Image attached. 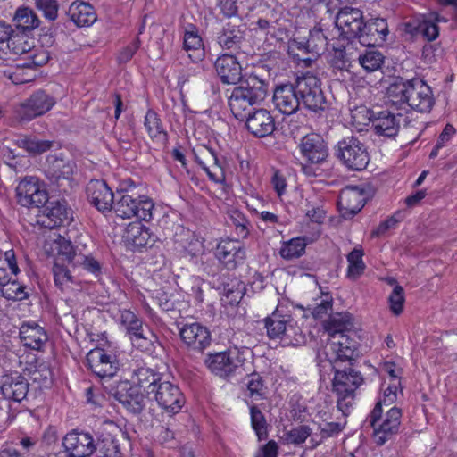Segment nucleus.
<instances>
[{
  "label": "nucleus",
  "instance_id": "f257e3e1",
  "mask_svg": "<svg viewBox=\"0 0 457 457\" xmlns=\"http://www.w3.org/2000/svg\"><path fill=\"white\" fill-rule=\"evenodd\" d=\"M17 203L26 208H42L37 222L50 230L57 227V200L49 197L45 185L37 177H25L16 187Z\"/></svg>",
  "mask_w": 457,
  "mask_h": 457
},
{
  "label": "nucleus",
  "instance_id": "f03ea898",
  "mask_svg": "<svg viewBox=\"0 0 457 457\" xmlns=\"http://www.w3.org/2000/svg\"><path fill=\"white\" fill-rule=\"evenodd\" d=\"M388 100L393 105L402 108L409 106L418 112H429L435 104L431 87L421 79L404 80L397 78L386 90Z\"/></svg>",
  "mask_w": 457,
  "mask_h": 457
},
{
  "label": "nucleus",
  "instance_id": "7ed1b4c3",
  "mask_svg": "<svg viewBox=\"0 0 457 457\" xmlns=\"http://www.w3.org/2000/svg\"><path fill=\"white\" fill-rule=\"evenodd\" d=\"M268 87L267 82L255 75L249 76L235 87L228 96V106L234 117L244 120L246 114L256 109L253 106L265 99Z\"/></svg>",
  "mask_w": 457,
  "mask_h": 457
},
{
  "label": "nucleus",
  "instance_id": "20e7f679",
  "mask_svg": "<svg viewBox=\"0 0 457 457\" xmlns=\"http://www.w3.org/2000/svg\"><path fill=\"white\" fill-rule=\"evenodd\" d=\"M133 187L117 190L112 209L118 217L130 219L137 217L140 220L150 221L153 219L154 204L145 195H137Z\"/></svg>",
  "mask_w": 457,
  "mask_h": 457
},
{
  "label": "nucleus",
  "instance_id": "39448f33",
  "mask_svg": "<svg viewBox=\"0 0 457 457\" xmlns=\"http://www.w3.org/2000/svg\"><path fill=\"white\" fill-rule=\"evenodd\" d=\"M249 353V348L230 347L223 352L208 353L204 359V365L215 376L228 379L241 373L246 355Z\"/></svg>",
  "mask_w": 457,
  "mask_h": 457
},
{
  "label": "nucleus",
  "instance_id": "423d86ee",
  "mask_svg": "<svg viewBox=\"0 0 457 457\" xmlns=\"http://www.w3.org/2000/svg\"><path fill=\"white\" fill-rule=\"evenodd\" d=\"M74 212L65 198L59 200V259L72 263L77 255L74 242L79 236Z\"/></svg>",
  "mask_w": 457,
  "mask_h": 457
},
{
  "label": "nucleus",
  "instance_id": "0eeeda50",
  "mask_svg": "<svg viewBox=\"0 0 457 457\" xmlns=\"http://www.w3.org/2000/svg\"><path fill=\"white\" fill-rule=\"evenodd\" d=\"M337 365H331L335 370L333 391L337 395V408L344 415H347L353 403L355 390L362 383L363 378L361 373L352 367L340 370Z\"/></svg>",
  "mask_w": 457,
  "mask_h": 457
},
{
  "label": "nucleus",
  "instance_id": "6e6552de",
  "mask_svg": "<svg viewBox=\"0 0 457 457\" xmlns=\"http://www.w3.org/2000/svg\"><path fill=\"white\" fill-rule=\"evenodd\" d=\"M335 155L348 170H363L370 162L368 148L359 137L346 136L335 146Z\"/></svg>",
  "mask_w": 457,
  "mask_h": 457
},
{
  "label": "nucleus",
  "instance_id": "1a4fd4ad",
  "mask_svg": "<svg viewBox=\"0 0 457 457\" xmlns=\"http://www.w3.org/2000/svg\"><path fill=\"white\" fill-rule=\"evenodd\" d=\"M357 332L352 328L327 343L324 348L318 353L320 361H328L330 365L353 360L359 347Z\"/></svg>",
  "mask_w": 457,
  "mask_h": 457
},
{
  "label": "nucleus",
  "instance_id": "9d476101",
  "mask_svg": "<svg viewBox=\"0 0 457 457\" xmlns=\"http://www.w3.org/2000/svg\"><path fill=\"white\" fill-rule=\"evenodd\" d=\"M382 412V403L381 402H378L366 420L373 428V438L375 443L380 446L385 445L399 432L402 417L401 409L392 407L386 412V417L382 421H380Z\"/></svg>",
  "mask_w": 457,
  "mask_h": 457
},
{
  "label": "nucleus",
  "instance_id": "9b49d317",
  "mask_svg": "<svg viewBox=\"0 0 457 457\" xmlns=\"http://www.w3.org/2000/svg\"><path fill=\"white\" fill-rule=\"evenodd\" d=\"M264 323L270 339H281L291 345H298L303 342L302 330L290 314H283L277 309L264 320Z\"/></svg>",
  "mask_w": 457,
  "mask_h": 457
},
{
  "label": "nucleus",
  "instance_id": "f8f14e48",
  "mask_svg": "<svg viewBox=\"0 0 457 457\" xmlns=\"http://www.w3.org/2000/svg\"><path fill=\"white\" fill-rule=\"evenodd\" d=\"M296 89H298L300 103L305 109L313 112L326 109L327 100L321 89V81L316 75L308 71L297 77Z\"/></svg>",
  "mask_w": 457,
  "mask_h": 457
},
{
  "label": "nucleus",
  "instance_id": "ddd939ff",
  "mask_svg": "<svg viewBox=\"0 0 457 457\" xmlns=\"http://www.w3.org/2000/svg\"><path fill=\"white\" fill-rule=\"evenodd\" d=\"M55 104L54 97L43 90H38L25 99L15 108L16 119L21 122H29L44 115Z\"/></svg>",
  "mask_w": 457,
  "mask_h": 457
},
{
  "label": "nucleus",
  "instance_id": "4468645a",
  "mask_svg": "<svg viewBox=\"0 0 457 457\" xmlns=\"http://www.w3.org/2000/svg\"><path fill=\"white\" fill-rule=\"evenodd\" d=\"M152 394L154 395L159 407L170 415L179 413L186 402L179 387L167 380H162L157 386H154Z\"/></svg>",
  "mask_w": 457,
  "mask_h": 457
},
{
  "label": "nucleus",
  "instance_id": "2eb2a0df",
  "mask_svg": "<svg viewBox=\"0 0 457 457\" xmlns=\"http://www.w3.org/2000/svg\"><path fill=\"white\" fill-rule=\"evenodd\" d=\"M370 196L367 189L361 186H349L340 191L337 205L341 216L349 220L364 206Z\"/></svg>",
  "mask_w": 457,
  "mask_h": 457
},
{
  "label": "nucleus",
  "instance_id": "dca6fc26",
  "mask_svg": "<svg viewBox=\"0 0 457 457\" xmlns=\"http://www.w3.org/2000/svg\"><path fill=\"white\" fill-rule=\"evenodd\" d=\"M87 367L100 378H112L119 370V362L114 354L96 347L86 357Z\"/></svg>",
  "mask_w": 457,
  "mask_h": 457
},
{
  "label": "nucleus",
  "instance_id": "f3484780",
  "mask_svg": "<svg viewBox=\"0 0 457 457\" xmlns=\"http://www.w3.org/2000/svg\"><path fill=\"white\" fill-rule=\"evenodd\" d=\"M215 256L228 270H234L244 264L246 254L239 240L221 239L216 246Z\"/></svg>",
  "mask_w": 457,
  "mask_h": 457
},
{
  "label": "nucleus",
  "instance_id": "a211bd4d",
  "mask_svg": "<svg viewBox=\"0 0 457 457\" xmlns=\"http://www.w3.org/2000/svg\"><path fill=\"white\" fill-rule=\"evenodd\" d=\"M179 337L187 349L198 353H203L212 342L208 328L198 322L184 324L179 328Z\"/></svg>",
  "mask_w": 457,
  "mask_h": 457
},
{
  "label": "nucleus",
  "instance_id": "6ab92c4d",
  "mask_svg": "<svg viewBox=\"0 0 457 457\" xmlns=\"http://www.w3.org/2000/svg\"><path fill=\"white\" fill-rule=\"evenodd\" d=\"M111 394L133 414H140L145 407V396L128 381L119 382L116 387L111 390Z\"/></svg>",
  "mask_w": 457,
  "mask_h": 457
},
{
  "label": "nucleus",
  "instance_id": "aec40b11",
  "mask_svg": "<svg viewBox=\"0 0 457 457\" xmlns=\"http://www.w3.org/2000/svg\"><path fill=\"white\" fill-rule=\"evenodd\" d=\"M273 104L282 114L291 115L300 108V97L296 89V79L294 83H286L277 86L273 91Z\"/></svg>",
  "mask_w": 457,
  "mask_h": 457
},
{
  "label": "nucleus",
  "instance_id": "412c9836",
  "mask_svg": "<svg viewBox=\"0 0 457 457\" xmlns=\"http://www.w3.org/2000/svg\"><path fill=\"white\" fill-rule=\"evenodd\" d=\"M68 457H89L96 452L95 440L89 433L72 430L62 438Z\"/></svg>",
  "mask_w": 457,
  "mask_h": 457
},
{
  "label": "nucleus",
  "instance_id": "4be33fe9",
  "mask_svg": "<svg viewBox=\"0 0 457 457\" xmlns=\"http://www.w3.org/2000/svg\"><path fill=\"white\" fill-rule=\"evenodd\" d=\"M87 197L91 205L102 213L111 212L115 193L112 191L105 181L101 179L90 180L86 188Z\"/></svg>",
  "mask_w": 457,
  "mask_h": 457
},
{
  "label": "nucleus",
  "instance_id": "5701e85b",
  "mask_svg": "<svg viewBox=\"0 0 457 457\" xmlns=\"http://www.w3.org/2000/svg\"><path fill=\"white\" fill-rule=\"evenodd\" d=\"M361 28L358 42L368 47L382 46L389 33L387 21L383 18H370Z\"/></svg>",
  "mask_w": 457,
  "mask_h": 457
},
{
  "label": "nucleus",
  "instance_id": "b1692460",
  "mask_svg": "<svg viewBox=\"0 0 457 457\" xmlns=\"http://www.w3.org/2000/svg\"><path fill=\"white\" fill-rule=\"evenodd\" d=\"M246 129L256 137H265L275 130V120L269 111L255 109L244 119Z\"/></svg>",
  "mask_w": 457,
  "mask_h": 457
},
{
  "label": "nucleus",
  "instance_id": "393cba45",
  "mask_svg": "<svg viewBox=\"0 0 457 457\" xmlns=\"http://www.w3.org/2000/svg\"><path fill=\"white\" fill-rule=\"evenodd\" d=\"M299 148L303 157L310 163H322L328 156L327 144L319 134L305 135L301 139Z\"/></svg>",
  "mask_w": 457,
  "mask_h": 457
},
{
  "label": "nucleus",
  "instance_id": "a878e982",
  "mask_svg": "<svg viewBox=\"0 0 457 457\" xmlns=\"http://www.w3.org/2000/svg\"><path fill=\"white\" fill-rule=\"evenodd\" d=\"M214 67L222 83L236 85L242 81V67L233 54L219 56Z\"/></svg>",
  "mask_w": 457,
  "mask_h": 457
},
{
  "label": "nucleus",
  "instance_id": "bb28decb",
  "mask_svg": "<svg viewBox=\"0 0 457 457\" xmlns=\"http://www.w3.org/2000/svg\"><path fill=\"white\" fill-rule=\"evenodd\" d=\"M29 391V382L21 374L15 372L2 378L1 392L7 400L21 403Z\"/></svg>",
  "mask_w": 457,
  "mask_h": 457
},
{
  "label": "nucleus",
  "instance_id": "cd10ccee",
  "mask_svg": "<svg viewBox=\"0 0 457 457\" xmlns=\"http://www.w3.org/2000/svg\"><path fill=\"white\" fill-rule=\"evenodd\" d=\"M21 343L29 349L41 351L48 337L43 328L37 323H23L20 328Z\"/></svg>",
  "mask_w": 457,
  "mask_h": 457
},
{
  "label": "nucleus",
  "instance_id": "c85d7f7f",
  "mask_svg": "<svg viewBox=\"0 0 457 457\" xmlns=\"http://www.w3.org/2000/svg\"><path fill=\"white\" fill-rule=\"evenodd\" d=\"M66 14L78 28L91 26L97 19L94 7L83 1H74Z\"/></svg>",
  "mask_w": 457,
  "mask_h": 457
},
{
  "label": "nucleus",
  "instance_id": "c756f323",
  "mask_svg": "<svg viewBox=\"0 0 457 457\" xmlns=\"http://www.w3.org/2000/svg\"><path fill=\"white\" fill-rule=\"evenodd\" d=\"M402 118L401 113L394 114L387 110L382 111L374 119L373 129L379 136L394 137L398 134Z\"/></svg>",
  "mask_w": 457,
  "mask_h": 457
},
{
  "label": "nucleus",
  "instance_id": "7c9ffc66",
  "mask_svg": "<svg viewBox=\"0 0 457 457\" xmlns=\"http://www.w3.org/2000/svg\"><path fill=\"white\" fill-rule=\"evenodd\" d=\"M77 170L74 160L63 153L59 154V191L62 190L68 196L71 195L73 187L77 185L73 179V174Z\"/></svg>",
  "mask_w": 457,
  "mask_h": 457
},
{
  "label": "nucleus",
  "instance_id": "2f4dec72",
  "mask_svg": "<svg viewBox=\"0 0 457 457\" xmlns=\"http://www.w3.org/2000/svg\"><path fill=\"white\" fill-rule=\"evenodd\" d=\"M353 328V318L349 312L330 314L328 319L323 322V328L331 338L351 332Z\"/></svg>",
  "mask_w": 457,
  "mask_h": 457
},
{
  "label": "nucleus",
  "instance_id": "473e14b6",
  "mask_svg": "<svg viewBox=\"0 0 457 457\" xmlns=\"http://www.w3.org/2000/svg\"><path fill=\"white\" fill-rule=\"evenodd\" d=\"M218 44L230 51H238L245 42V32L237 26L226 24L217 37Z\"/></svg>",
  "mask_w": 457,
  "mask_h": 457
},
{
  "label": "nucleus",
  "instance_id": "72a5a7b5",
  "mask_svg": "<svg viewBox=\"0 0 457 457\" xmlns=\"http://www.w3.org/2000/svg\"><path fill=\"white\" fill-rule=\"evenodd\" d=\"M123 238L127 244L136 248H141L146 246L150 242L151 233L149 228L143 225L140 221H135L127 226Z\"/></svg>",
  "mask_w": 457,
  "mask_h": 457
},
{
  "label": "nucleus",
  "instance_id": "f704fd0d",
  "mask_svg": "<svg viewBox=\"0 0 457 457\" xmlns=\"http://www.w3.org/2000/svg\"><path fill=\"white\" fill-rule=\"evenodd\" d=\"M183 48L187 52H194L195 57H193L191 54H188V57L192 59L193 62H197L204 56L203 39L198 33L197 28L193 24H189L185 29Z\"/></svg>",
  "mask_w": 457,
  "mask_h": 457
},
{
  "label": "nucleus",
  "instance_id": "c9c22d12",
  "mask_svg": "<svg viewBox=\"0 0 457 457\" xmlns=\"http://www.w3.org/2000/svg\"><path fill=\"white\" fill-rule=\"evenodd\" d=\"M132 380L137 386L145 389L147 394L151 395L154 386H157L162 381V377L154 369L141 366L133 370Z\"/></svg>",
  "mask_w": 457,
  "mask_h": 457
},
{
  "label": "nucleus",
  "instance_id": "e433bc0d",
  "mask_svg": "<svg viewBox=\"0 0 457 457\" xmlns=\"http://www.w3.org/2000/svg\"><path fill=\"white\" fill-rule=\"evenodd\" d=\"M13 21L19 32L29 34L37 29L40 20L35 12L29 7H20L16 10Z\"/></svg>",
  "mask_w": 457,
  "mask_h": 457
},
{
  "label": "nucleus",
  "instance_id": "4c0bfd02",
  "mask_svg": "<svg viewBox=\"0 0 457 457\" xmlns=\"http://www.w3.org/2000/svg\"><path fill=\"white\" fill-rule=\"evenodd\" d=\"M144 125L150 137L161 145L168 141L167 132L163 129L161 119L153 110H148L145 116Z\"/></svg>",
  "mask_w": 457,
  "mask_h": 457
},
{
  "label": "nucleus",
  "instance_id": "58836bf2",
  "mask_svg": "<svg viewBox=\"0 0 457 457\" xmlns=\"http://www.w3.org/2000/svg\"><path fill=\"white\" fill-rule=\"evenodd\" d=\"M40 260L46 266L51 267L54 283L57 285V238L49 237L46 239L40 253Z\"/></svg>",
  "mask_w": 457,
  "mask_h": 457
},
{
  "label": "nucleus",
  "instance_id": "ea45409f",
  "mask_svg": "<svg viewBox=\"0 0 457 457\" xmlns=\"http://www.w3.org/2000/svg\"><path fill=\"white\" fill-rule=\"evenodd\" d=\"M228 223L234 227L235 232L238 237L246 238L252 229L250 220L246 216L237 209H230L228 212Z\"/></svg>",
  "mask_w": 457,
  "mask_h": 457
},
{
  "label": "nucleus",
  "instance_id": "a19ab883",
  "mask_svg": "<svg viewBox=\"0 0 457 457\" xmlns=\"http://www.w3.org/2000/svg\"><path fill=\"white\" fill-rule=\"evenodd\" d=\"M30 378L40 387L48 388L53 385L54 373L51 366L46 361L37 363L33 370L29 371Z\"/></svg>",
  "mask_w": 457,
  "mask_h": 457
},
{
  "label": "nucleus",
  "instance_id": "79ce46f5",
  "mask_svg": "<svg viewBox=\"0 0 457 457\" xmlns=\"http://www.w3.org/2000/svg\"><path fill=\"white\" fill-rule=\"evenodd\" d=\"M305 248V239L295 237L283 242L279 254L284 260L290 261L301 257L304 253Z\"/></svg>",
  "mask_w": 457,
  "mask_h": 457
},
{
  "label": "nucleus",
  "instance_id": "37998d69",
  "mask_svg": "<svg viewBox=\"0 0 457 457\" xmlns=\"http://www.w3.org/2000/svg\"><path fill=\"white\" fill-rule=\"evenodd\" d=\"M363 251L361 248H354L347 255L348 268L347 277L352 279H357L365 270L366 265L362 260Z\"/></svg>",
  "mask_w": 457,
  "mask_h": 457
},
{
  "label": "nucleus",
  "instance_id": "c03bdc74",
  "mask_svg": "<svg viewBox=\"0 0 457 457\" xmlns=\"http://www.w3.org/2000/svg\"><path fill=\"white\" fill-rule=\"evenodd\" d=\"M96 451H97L101 457H120V448L118 441L110 434L103 436L101 438L95 442Z\"/></svg>",
  "mask_w": 457,
  "mask_h": 457
},
{
  "label": "nucleus",
  "instance_id": "a18cd8bd",
  "mask_svg": "<svg viewBox=\"0 0 457 457\" xmlns=\"http://www.w3.org/2000/svg\"><path fill=\"white\" fill-rule=\"evenodd\" d=\"M309 52L315 55H320L327 50L328 38L320 28H313L310 30L309 37L306 40Z\"/></svg>",
  "mask_w": 457,
  "mask_h": 457
},
{
  "label": "nucleus",
  "instance_id": "49530a36",
  "mask_svg": "<svg viewBox=\"0 0 457 457\" xmlns=\"http://www.w3.org/2000/svg\"><path fill=\"white\" fill-rule=\"evenodd\" d=\"M385 57L378 50H369L360 54L358 61L360 65L367 71L373 72L381 69Z\"/></svg>",
  "mask_w": 457,
  "mask_h": 457
},
{
  "label": "nucleus",
  "instance_id": "de8ad7c7",
  "mask_svg": "<svg viewBox=\"0 0 457 457\" xmlns=\"http://www.w3.org/2000/svg\"><path fill=\"white\" fill-rule=\"evenodd\" d=\"M53 141L39 140L32 137H24L17 140L19 147L25 149L32 154H40L49 150L53 145Z\"/></svg>",
  "mask_w": 457,
  "mask_h": 457
},
{
  "label": "nucleus",
  "instance_id": "09e8293b",
  "mask_svg": "<svg viewBox=\"0 0 457 457\" xmlns=\"http://www.w3.org/2000/svg\"><path fill=\"white\" fill-rule=\"evenodd\" d=\"M251 425L259 440L267 438V421L262 411L256 405L250 406Z\"/></svg>",
  "mask_w": 457,
  "mask_h": 457
},
{
  "label": "nucleus",
  "instance_id": "8fccbe9b",
  "mask_svg": "<svg viewBox=\"0 0 457 457\" xmlns=\"http://www.w3.org/2000/svg\"><path fill=\"white\" fill-rule=\"evenodd\" d=\"M186 293L194 297L197 303H202L204 300V291L207 287L204 279L199 277L191 276L184 284Z\"/></svg>",
  "mask_w": 457,
  "mask_h": 457
},
{
  "label": "nucleus",
  "instance_id": "3c124183",
  "mask_svg": "<svg viewBox=\"0 0 457 457\" xmlns=\"http://www.w3.org/2000/svg\"><path fill=\"white\" fill-rule=\"evenodd\" d=\"M7 46L14 54H23L30 51L32 42L29 38L28 34L21 33L20 35L19 33H12Z\"/></svg>",
  "mask_w": 457,
  "mask_h": 457
},
{
  "label": "nucleus",
  "instance_id": "603ef678",
  "mask_svg": "<svg viewBox=\"0 0 457 457\" xmlns=\"http://www.w3.org/2000/svg\"><path fill=\"white\" fill-rule=\"evenodd\" d=\"M56 443L57 428L55 426L50 425L44 431L40 441V448L42 452L45 453L46 457H52L53 451L55 449Z\"/></svg>",
  "mask_w": 457,
  "mask_h": 457
},
{
  "label": "nucleus",
  "instance_id": "864d4df0",
  "mask_svg": "<svg viewBox=\"0 0 457 457\" xmlns=\"http://www.w3.org/2000/svg\"><path fill=\"white\" fill-rule=\"evenodd\" d=\"M0 291L2 295L8 300L21 301L28 296V293L25 292V287L16 280L10 279Z\"/></svg>",
  "mask_w": 457,
  "mask_h": 457
},
{
  "label": "nucleus",
  "instance_id": "5fc2aeb1",
  "mask_svg": "<svg viewBox=\"0 0 457 457\" xmlns=\"http://www.w3.org/2000/svg\"><path fill=\"white\" fill-rule=\"evenodd\" d=\"M246 386L249 391V395L252 398L255 400L264 398L266 387L264 386L262 377L260 374L252 373L249 375L247 378Z\"/></svg>",
  "mask_w": 457,
  "mask_h": 457
},
{
  "label": "nucleus",
  "instance_id": "6e6d98bb",
  "mask_svg": "<svg viewBox=\"0 0 457 457\" xmlns=\"http://www.w3.org/2000/svg\"><path fill=\"white\" fill-rule=\"evenodd\" d=\"M362 15L363 12L360 9L345 6L339 10L336 16V26H349L357 19H361Z\"/></svg>",
  "mask_w": 457,
  "mask_h": 457
},
{
  "label": "nucleus",
  "instance_id": "4d7b16f0",
  "mask_svg": "<svg viewBox=\"0 0 457 457\" xmlns=\"http://www.w3.org/2000/svg\"><path fill=\"white\" fill-rule=\"evenodd\" d=\"M120 322L125 326L130 337L143 329V322L137 316L129 310H124L120 314Z\"/></svg>",
  "mask_w": 457,
  "mask_h": 457
},
{
  "label": "nucleus",
  "instance_id": "13d9d810",
  "mask_svg": "<svg viewBox=\"0 0 457 457\" xmlns=\"http://www.w3.org/2000/svg\"><path fill=\"white\" fill-rule=\"evenodd\" d=\"M404 302V289L402 286L396 285L388 297L390 311L396 316L400 315L403 312Z\"/></svg>",
  "mask_w": 457,
  "mask_h": 457
},
{
  "label": "nucleus",
  "instance_id": "bf43d9fd",
  "mask_svg": "<svg viewBox=\"0 0 457 457\" xmlns=\"http://www.w3.org/2000/svg\"><path fill=\"white\" fill-rule=\"evenodd\" d=\"M365 21L363 20V17L361 19H357L349 26H337V29L340 30V36L348 40H355L359 39V37L361 36V33L362 31V26L364 25Z\"/></svg>",
  "mask_w": 457,
  "mask_h": 457
},
{
  "label": "nucleus",
  "instance_id": "052dcab7",
  "mask_svg": "<svg viewBox=\"0 0 457 457\" xmlns=\"http://www.w3.org/2000/svg\"><path fill=\"white\" fill-rule=\"evenodd\" d=\"M243 284L235 280L231 283L224 284L222 287V295L226 296L230 304L237 303L242 298Z\"/></svg>",
  "mask_w": 457,
  "mask_h": 457
},
{
  "label": "nucleus",
  "instance_id": "680f3d73",
  "mask_svg": "<svg viewBox=\"0 0 457 457\" xmlns=\"http://www.w3.org/2000/svg\"><path fill=\"white\" fill-rule=\"evenodd\" d=\"M312 429L307 425H301L286 433V439L293 445H301L311 436Z\"/></svg>",
  "mask_w": 457,
  "mask_h": 457
},
{
  "label": "nucleus",
  "instance_id": "e2e57ef3",
  "mask_svg": "<svg viewBox=\"0 0 457 457\" xmlns=\"http://www.w3.org/2000/svg\"><path fill=\"white\" fill-rule=\"evenodd\" d=\"M334 52L329 60L330 66L336 71H345L347 70L349 66L350 60L347 57L345 47L334 48Z\"/></svg>",
  "mask_w": 457,
  "mask_h": 457
},
{
  "label": "nucleus",
  "instance_id": "0e129e2a",
  "mask_svg": "<svg viewBox=\"0 0 457 457\" xmlns=\"http://www.w3.org/2000/svg\"><path fill=\"white\" fill-rule=\"evenodd\" d=\"M36 6L46 20L57 19V0H36Z\"/></svg>",
  "mask_w": 457,
  "mask_h": 457
},
{
  "label": "nucleus",
  "instance_id": "69168bd1",
  "mask_svg": "<svg viewBox=\"0 0 457 457\" xmlns=\"http://www.w3.org/2000/svg\"><path fill=\"white\" fill-rule=\"evenodd\" d=\"M420 35L428 41H433L439 35V27L435 21L429 19H424L420 21Z\"/></svg>",
  "mask_w": 457,
  "mask_h": 457
},
{
  "label": "nucleus",
  "instance_id": "338daca9",
  "mask_svg": "<svg viewBox=\"0 0 457 457\" xmlns=\"http://www.w3.org/2000/svg\"><path fill=\"white\" fill-rule=\"evenodd\" d=\"M130 339L133 345L143 352H151L154 349V341L145 335L144 329L134 334Z\"/></svg>",
  "mask_w": 457,
  "mask_h": 457
},
{
  "label": "nucleus",
  "instance_id": "774afa93",
  "mask_svg": "<svg viewBox=\"0 0 457 457\" xmlns=\"http://www.w3.org/2000/svg\"><path fill=\"white\" fill-rule=\"evenodd\" d=\"M333 301L329 296H326V298L322 299L316 306L313 307L312 311V314L314 319H323L326 315L332 311Z\"/></svg>",
  "mask_w": 457,
  "mask_h": 457
}]
</instances>
